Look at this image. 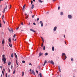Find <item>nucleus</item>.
<instances>
[{
	"label": "nucleus",
	"mask_w": 77,
	"mask_h": 77,
	"mask_svg": "<svg viewBox=\"0 0 77 77\" xmlns=\"http://www.w3.org/2000/svg\"><path fill=\"white\" fill-rule=\"evenodd\" d=\"M15 69H14V71H13V74H15Z\"/></svg>",
	"instance_id": "obj_23"
},
{
	"label": "nucleus",
	"mask_w": 77,
	"mask_h": 77,
	"mask_svg": "<svg viewBox=\"0 0 77 77\" xmlns=\"http://www.w3.org/2000/svg\"><path fill=\"white\" fill-rule=\"evenodd\" d=\"M16 36V35L14 34L13 36L14 38H15V36Z\"/></svg>",
	"instance_id": "obj_34"
},
{
	"label": "nucleus",
	"mask_w": 77,
	"mask_h": 77,
	"mask_svg": "<svg viewBox=\"0 0 77 77\" xmlns=\"http://www.w3.org/2000/svg\"><path fill=\"white\" fill-rule=\"evenodd\" d=\"M53 2H55V1H56L57 0H52Z\"/></svg>",
	"instance_id": "obj_54"
},
{
	"label": "nucleus",
	"mask_w": 77,
	"mask_h": 77,
	"mask_svg": "<svg viewBox=\"0 0 77 77\" xmlns=\"http://www.w3.org/2000/svg\"><path fill=\"white\" fill-rule=\"evenodd\" d=\"M63 12H61V13H60L61 15H63Z\"/></svg>",
	"instance_id": "obj_21"
},
{
	"label": "nucleus",
	"mask_w": 77,
	"mask_h": 77,
	"mask_svg": "<svg viewBox=\"0 0 77 77\" xmlns=\"http://www.w3.org/2000/svg\"><path fill=\"white\" fill-rule=\"evenodd\" d=\"M3 21L4 22V24H5V21H4V20H3Z\"/></svg>",
	"instance_id": "obj_40"
},
{
	"label": "nucleus",
	"mask_w": 77,
	"mask_h": 77,
	"mask_svg": "<svg viewBox=\"0 0 77 77\" xmlns=\"http://www.w3.org/2000/svg\"><path fill=\"white\" fill-rule=\"evenodd\" d=\"M56 29H57V27L56 26H55L54 29V31H56Z\"/></svg>",
	"instance_id": "obj_8"
},
{
	"label": "nucleus",
	"mask_w": 77,
	"mask_h": 77,
	"mask_svg": "<svg viewBox=\"0 0 77 77\" xmlns=\"http://www.w3.org/2000/svg\"><path fill=\"white\" fill-rule=\"evenodd\" d=\"M22 63H26V62H25V61L24 60H23L22 61Z\"/></svg>",
	"instance_id": "obj_20"
},
{
	"label": "nucleus",
	"mask_w": 77,
	"mask_h": 77,
	"mask_svg": "<svg viewBox=\"0 0 77 77\" xmlns=\"http://www.w3.org/2000/svg\"><path fill=\"white\" fill-rule=\"evenodd\" d=\"M11 69H12V68H13V66L12 65H11Z\"/></svg>",
	"instance_id": "obj_29"
},
{
	"label": "nucleus",
	"mask_w": 77,
	"mask_h": 77,
	"mask_svg": "<svg viewBox=\"0 0 77 77\" xmlns=\"http://www.w3.org/2000/svg\"><path fill=\"white\" fill-rule=\"evenodd\" d=\"M1 77H3V76H2V74L1 75Z\"/></svg>",
	"instance_id": "obj_59"
},
{
	"label": "nucleus",
	"mask_w": 77,
	"mask_h": 77,
	"mask_svg": "<svg viewBox=\"0 0 77 77\" xmlns=\"http://www.w3.org/2000/svg\"><path fill=\"white\" fill-rule=\"evenodd\" d=\"M68 18L69 19H71V18H72V16H71V15H68Z\"/></svg>",
	"instance_id": "obj_3"
},
{
	"label": "nucleus",
	"mask_w": 77,
	"mask_h": 77,
	"mask_svg": "<svg viewBox=\"0 0 77 77\" xmlns=\"http://www.w3.org/2000/svg\"><path fill=\"white\" fill-rule=\"evenodd\" d=\"M43 42H44V39H42Z\"/></svg>",
	"instance_id": "obj_48"
},
{
	"label": "nucleus",
	"mask_w": 77,
	"mask_h": 77,
	"mask_svg": "<svg viewBox=\"0 0 77 77\" xmlns=\"http://www.w3.org/2000/svg\"><path fill=\"white\" fill-rule=\"evenodd\" d=\"M39 75L40 76V77H42V74L41 73L39 74Z\"/></svg>",
	"instance_id": "obj_22"
},
{
	"label": "nucleus",
	"mask_w": 77,
	"mask_h": 77,
	"mask_svg": "<svg viewBox=\"0 0 77 77\" xmlns=\"http://www.w3.org/2000/svg\"><path fill=\"white\" fill-rule=\"evenodd\" d=\"M21 24L22 25H23V23L22 22V23H21Z\"/></svg>",
	"instance_id": "obj_51"
},
{
	"label": "nucleus",
	"mask_w": 77,
	"mask_h": 77,
	"mask_svg": "<svg viewBox=\"0 0 77 77\" xmlns=\"http://www.w3.org/2000/svg\"><path fill=\"white\" fill-rule=\"evenodd\" d=\"M43 55V53H41V52H40L39 54V57H41V56H42Z\"/></svg>",
	"instance_id": "obj_4"
},
{
	"label": "nucleus",
	"mask_w": 77,
	"mask_h": 77,
	"mask_svg": "<svg viewBox=\"0 0 77 77\" xmlns=\"http://www.w3.org/2000/svg\"><path fill=\"white\" fill-rule=\"evenodd\" d=\"M71 61H73V59L72 58L71 59Z\"/></svg>",
	"instance_id": "obj_45"
},
{
	"label": "nucleus",
	"mask_w": 77,
	"mask_h": 77,
	"mask_svg": "<svg viewBox=\"0 0 77 77\" xmlns=\"http://www.w3.org/2000/svg\"><path fill=\"white\" fill-rule=\"evenodd\" d=\"M25 16L26 17V16H27V14H25Z\"/></svg>",
	"instance_id": "obj_44"
},
{
	"label": "nucleus",
	"mask_w": 77,
	"mask_h": 77,
	"mask_svg": "<svg viewBox=\"0 0 77 77\" xmlns=\"http://www.w3.org/2000/svg\"><path fill=\"white\" fill-rule=\"evenodd\" d=\"M33 8H34V5H32L31 7V9H33Z\"/></svg>",
	"instance_id": "obj_11"
},
{
	"label": "nucleus",
	"mask_w": 77,
	"mask_h": 77,
	"mask_svg": "<svg viewBox=\"0 0 77 77\" xmlns=\"http://www.w3.org/2000/svg\"><path fill=\"white\" fill-rule=\"evenodd\" d=\"M24 76V72H22V76Z\"/></svg>",
	"instance_id": "obj_32"
},
{
	"label": "nucleus",
	"mask_w": 77,
	"mask_h": 77,
	"mask_svg": "<svg viewBox=\"0 0 77 77\" xmlns=\"http://www.w3.org/2000/svg\"><path fill=\"white\" fill-rule=\"evenodd\" d=\"M5 8H4V9L3 13H5Z\"/></svg>",
	"instance_id": "obj_42"
},
{
	"label": "nucleus",
	"mask_w": 77,
	"mask_h": 77,
	"mask_svg": "<svg viewBox=\"0 0 77 77\" xmlns=\"http://www.w3.org/2000/svg\"><path fill=\"white\" fill-rule=\"evenodd\" d=\"M0 68H1V69H2V66H0Z\"/></svg>",
	"instance_id": "obj_56"
},
{
	"label": "nucleus",
	"mask_w": 77,
	"mask_h": 77,
	"mask_svg": "<svg viewBox=\"0 0 77 77\" xmlns=\"http://www.w3.org/2000/svg\"><path fill=\"white\" fill-rule=\"evenodd\" d=\"M47 63V61L46 60H45V61L44 63Z\"/></svg>",
	"instance_id": "obj_36"
},
{
	"label": "nucleus",
	"mask_w": 77,
	"mask_h": 77,
	"mask_svg": "<svg viewBox=\"0 0 77 77\" xmlns=\"http://www.w3.org/2000/svg\"><path fill=\"white\" fill-rule=\"evenodd\" d=\"M34 15H32V18H34Z\"/></svg>",
	"instance_id": "obj_53"
},
{
	"label": "nucleus",
	"mask_w": 77,
	"mask_h": 77,
	"mask_svg": "<svg viewBox=\"0 0 77 77\" xmlns=\"http://www.w3.org/2000/svg\"><path fill=\"white\" fill-rule=\"evenodd\" d=\"M30 31H32V32H34V33L36 32V31H35L34 30L31 29H30Z\"/></svg>",
	"instance_id": "obj_5"
},
{
	"label": "nucleus",
	"mask_w": 77,
	"mask_h": 77,
	"mask_svg": "<svg viewBox=\"0 0 77 77\" xmlns=\"http://www.w3.org/2000/svg\"><path fill=\"white\" fill-rule=\"evenodd\" d=\"M9 45L11 48H12V44H11V43H9Z\"/></svg>",
	"instance_id": "obj_9"
},
{
	"label": "nucleus",
	"mask_w": 77,
	"mask_h": 77,
	"mask_svg": "<svg viewBox=\"0 0 77 77\" xmlns=\"http://www.w3.org/2000/svg\"><path fill=\"white\" fill-rule=\"evenodd\" d=\"M39 18H37V21H39Z\"/></svg>",
	"instance_id": "obj_49"
},
{
	"label": "nucleus",
	"mask_w": 77,
	"mask_h": 77,
	"mask_svg": "<svg viewBox=\"0 0 77 77\" xmlns=\"http://www.w3.org/2000/svg\"><path fill=\"white\" fill-rule=\"evenodd\" d=\"M32 71V69H30V70H29V71Z\"/></svg>",
	"instance_id": "obj_63"
},
{
	"label": "nucleus",
	"mask_w": 77,
	"mask_h": 77,
	"mask_svg": "<svg viewBox=\"0 0 77 77\" xmlns=\"http://www.w3.org/2000/svg\"><path fill=\"white\" fill-rule=\"evenodd\" d=\"M11 64V62H9L8 63V65H10Z\"/></svg>",
	"instance_id": "obj_19"
},
{
	"label": "nucleus",
	"mask_w": 77,
	"mask_h": 77,
	"mask_svg": "<svg viewBox=\"0 0 77 77\" xmlns=\"http://www.w3.org/2000/svg\"><path fill=\"white\" fill-rule=\"evenodd\" d=\"M41 37V38L42 39H43V38H42V37Z\"/></svg>",
	"instance_id": "obj_64"
},
{
	"label": "nucleus",
	"mask_w": 77,
	"mask_h": 77,
	"mask_svg": "<svg viewBox=\"0 0 77 77\" xmlns=\"http://www.w3.org/2000/svg\"><path fill=\"white\" fill-rule=\"evenodd\" d=\"M11 57H14V55L13 54V53H12L11 55Z\"/></svg>",
	"instance_id": "obj_17"
},
{
	"label": "nucleus",
	"mask_w": 77,
	"mask_h": 77,
	"mask_svg": "<svg viewBox=\"0 0 77 77\" xmlns=\"http://www.w3.org/2000/svg\"><path fill=\"white\" fill-rule=\"evenodd\" d=\"M51 64H52L53 65H54V62L52 60H51Z\"/></svg>",
	"instance_id": "obj_10"
},
{
	"label": "nucleus",
	"mask_w": 77,
	"mask_h": 77,
	"mask_svg": "<svg viewBox=\"0 0 77 77\" xmlns=\"http://www.w3.org/2000/svg\"><path fill=\"white\" fill-rule=\"evenodd\" d=\"M31 71L32 74H33V75H35V72H34V71H33V70H32Z\"/></svg>",
	"instance_id": "obj_7"
},
{
	"label": "nucleus",
	"mask_w": 77,
	"mask_h": 77,
	"mask_svg": "<svg viewBox=\"0 0 77 77\" xmlns=\"http://www.w3.org/2000/svg\"><path fill=\"white\" fill-rule=\"evenodd\" d=\"M60 9V7H58V10H59V9Z\"/></svg>",
	"instance_id": "obj_37"
},
{
	"label": "nucleus",
	"mask_w": 77,
	"mask_h": 77,
	"mask_svg": "<svg viewBox=\"0 0 77 77\" xmlns=\"http://www.w3.org/2000/svg\"><path fill=\"white\" fill-rule=\"evenodd\" d=\"M18 29H19V27L17 28H16V30H18Z\"/></svg>",
	"instance_id": "obj_55"
},
{
	"label": "nucleus",
	"mask_w": 77,
	"mask_h": 77,
	"mask_svg": "<svg viewBox=\"0 0 77 77\" xmlns=\"http://www.w3.org/2000/svg\"><path fill=\"white\" fill-rule=\"evenodd\" d=\"M5 77H8V74H7V73H6Z\"/></svg>",
	"instance_id": "obj_30"
},
{
	"label": "nucleus",
	"mask_w": 77,
	"mask_h": 77,
	"mask_svg": "<svg viewBox=\"0 0 77 77\" xmlns=\"http://www.w3.org/2000/svg\"><path fill=\"white\" fill-rule=\"evenodd\" d=\"M10 77V75H8V77Z\"/></svg>",
	"instance_id": "obj_57"
},
{
	"label": "nucleus",
	"mask_w": 77,
	"mask_h": 77,
	"mask_svg": "<svg viewBox=\"0 0 77 77\" xmlns=\"http://www.w3.org/2000/svg\"><path fill=\"white\" fill-rule=\"evenodd\" d=\"M38 2H40V3H42V2H43V1H41V0H39Z\"/></svg>",
	"instance_id": "obj_18"
},
{
	"label": "nucleus",
	"mask_w": 77,
	"mask_h": 77,
	"mask_svg": "<svg viewBox=\"0 0 77 77\" xmlns=\"http://www.w3.org/2000/svg\"><path fill=\"white\" fill-rule=\"evenodd\" d=\"M52 50L53 51H54V46H53L52 47Z\"/></svg>",
	"instance_id": "obj_15"
},
{
	"label": "nucleus",
	"mask_w": 77,
	"mask_h": 77,
	"mask_svg": "<svg viewBox=\"0 0 77 77\" xmlns=\"http://www.w3.org/2000/svg\"><path fill=\"white\" fill-rule=\"evenodd\" d=\"M43 45H44V44H43V43H42V44L41 47H43Z\"/></svg>",
	"instance_id": "obj_28"
},
{
	"label": "nucleus",
	"mask_w": 77,
	"mask_h": 77,
	"mask_svg": "<svg viewBox=\"0 0 77 77\" xmlns=\"http://www.w3.org/2000/svg\"><path fill=\"white\" fill-rule=\"evenodd\" d=\"M8 30H9V31H11V30H10V29H9V28H8Z\"/></svg>",
	"instance_id": "obj_41"
},
{
	"label": "nucleus",
	"mask_w": 77,
	"mask_h": 77,
	"mask_svg": "<svg viewBox=\"0 0 77 77\" xmlns=\"http://www.w3.org/2000/svg\"><path fill=\"white\" fill-rule=\"evenodd\" d=\"M5 69H3V71H5Z\"/></svg>",
	"instance_id": "obj_60"
},
{
	"label": "nucleus",
	"mask_w": 77,
	"mask_h": 77,
	"mask_svg": "<svg viewBox=\"0 0 77 77\" xmlns=\"http://www.w3.org/2000/svg\"><path fill=\"white\" fill-rule=\"evenodd\" d=\"M29 65H31V66H32V63H29Z\"/></svg>",
	"instance_id": "obj_33"
},
{
	"label": "nucleus",
	"mask_w": 77,
	"mask_h": 77,
	"mask_svg": "<svg viewBox=\"0 0 77 77\" xmlns=\"http://www.w3.org/2000/svg\"><path fill=\"white\" fill-rule=\"evenodd\" d=\"M14 55H15V57L16 58H17V54H16V53H14Z\"/></svg>",
	"instance_id": "obj_16"
},
{
	"label": "nucleus",
	"mask_w": 77,
	"mask_h": 77,
	"mask_svg": "<svg viewBox=\"0 0 77 77\" xmlns=\"http://www.w3.org/2000/svg\"><path fill=\"white\" fill-rule=\"evenodd\" d=\"M36 72H37V74H38V71L36 70Z\"/></svg>",
	"instance_id": "obj_46"
},
{
	"label": "nucleus",
	"mask_w": 77,
	"mask_h": 77,
	"mask_svg": "<svg viewBox=\"0 0 77 77\" xmlns=\"http://www.w3.org/2000/svg\"><path fill=\"white\" fill-rule=\"evenodd\" d=\"M33 24L34 25H36V23H33Z\"/></svg>",
	"instance_id": "obj_47"
},
{
	"label": "nucleus",
	"mask_w": 77,
	"mask_h": 77,
	"mask_svg": "<svg viewBox=\"0 0 77 77\" xmlns=\"http://www.w3.org/2000/svg\"><path fill=\"white\" fill-rule=\"evenodd\" d=\"M25 18L26 19H27V18H28V16H25Z\"/></svg>",
	"instance_id": "obj_31"
},
{
	"label": "nucleus",
	"mask_w": 77,
	"mask_h": 77,
	"mask_svg": "<svg viewBox=\"0 0 77 77\" xmlns=\"http://www.w3.org/2000/svg\"><path fill=\"white\" fill-rule=\"evenodd\" d=\"M2 26V23H0V27H1Z\"/></svg>",
	"instance_id": "obj_50"
},
{
	"label": "nucleus",
	"mask_w": 77,
	"mask_h": 77,
	"mask_svg": "<svg viewBox=\"0 0 77 77\" xmlns=\"http://www.w3.org/2000/svg\"><path fill=\"white\" fill-rule=\"evenodd\" d=\"M45 50V46H44L43 47V50Z\"/></svg>",
	"instance_id": "obj_24"
},
{
	"label": "nucleus",
	"mask_w": 77,
	"mask_h": 77,
	"mask_svg": "<svg viewBox=\"0 0 77 77\" xmlns=\"http://www.w3.org/2000/svg\"><path fill=\"white\" fill-rule=\"evenodd\" d=\"M16 63L17 65H18V60H16Z\"/></svg>",
	"instance_id": "obj_14"
},
{
	"label": "nucleus",
	"mask_w": 77,
	"mask_h": 77,
	"mask_svg": "<svg viewBox=\"0 0 77 77\" xmlns=\"http://www.w3.org/2000/svg\"><path fill=\"white\" fill-rule=\"evenodd\" d=\"M64 38H65V35H64Z\"/></svg>",
	"instance_id": "obj_62"
},
{
	"label": "nucleus",
	"mask_w": 77,
	"mask_h": 77,
	"mask_svg": "<svg viewBox=\"0 0 77 77\" xmlns=\"http://www.w3.org/2000/svg\"><path fill=\"white\" fill-rule=\"evenodd\" d=\"M45 65V63H44V64H43V66H44Z\"/></svg>",
	"instance_id": "obj_52"
},
{
	"label": "nucleus",
	"mask_w": 77,
	"mask_h": 77,
	"mask_svg": "<svg viewBox=\"0 0 77 77\" xmlns=\"http://www.w3.org/2000/svg\"><path fill=\"white\" fill-rule=\"evenodd\" d=\"M11 30L10 32H11V31H13V29H12L11 28V30Z\"/></svg>",
	"instance_id": "obj_43"
},
{
	"label": "nucleus",
	"mask_w": 77,
	"mask_h": 77,
	"mask_svg": "<svg viewBox=\"0 0 77 77\" xmlns=\"http://www.w3.org/2000/svg\"><path fill=\"white\" fill-rule=\"evenodd\" d=\"M8 40H9V41L10 42H11V39H10V38H9L8 39Z\"/></svg>",
	"instance_id": "obj_27"
},
{
	"label": "nucleus",
	"mask_w": 77,
	"mask_h": 77,
	"mask_svg": "<svg viewBox=\"0 0 77 77\" xmlns=\"http://www.w3.org/2000/svg\"><path fill=\"white\" fill-rule=\"evenodd\" d=\"M2 18H4V15H2Z\"/></svg>",
	"instance_id": "obj_61"
},
{
	"label": "nucleus",
	"mask_w": 77,
	"mask_h": 77,
	"mask_svg": "<svg viewBox=\"0 0 77 77\" xmlns=\"http://www.w3.org/2000/svg\"><path fill=\"white\" fill-rule=\"evenodd\" d=\"M26 7V5H24L23 7V9H24Z\"/></svg>",
	"instance_id": "obj_25"
},
{
	"label": "nucleus",
	"mask_w": 77,
	"mask_h": 77,
	"mask_svg": "<svg viewBox=\"0 0 77 77\" xmlns=\"http://www.w3.org/2000/svg\"><path fill=\"white\" fill-rule=\"evenodd\" d=\"M2 73H4V72H3V71H2Z\"/></svg>",
	"instance_id": "obj_58"
},
{
	"label": "nucleus",
	"mask_w": 77,
	"mask_h": 77,
	"mask_svg": "<svg viewBox=\"0 0 77 77\" xmlns=\"http://www.w3.org/2000/svg\"><path fill=\"white\" fill-rule=\"evenodd\" d=\"M8 69L9 70L8 72H10V69H9V68H8Z\"/></svg>",
	"instance_id": "obj_38"
},
{
	"label": "nucleus",
	"mask_w": 77,
	"mask_h": 77,
	"mask_svg": "<svg viewBox=\"0 0 77 77\" xmlns=\"http://www.w3.org/2000/svg\"><path fill=\"white\" fill-rule=\"evenodd\" d=\"M62 58L63 60H65L66 59L67 57L66 56V54L64 53H63L62 54Z\"/></svg>",
	"instance_id": "obj_1"
},
{
	"label": "nucleus",
	"mask_w": 77,
	"mask_h": 77,
	"mask_svg": "<svg viewBox=\"0 0 77 77\" xmlns=\"http://www.w3.org/2000/svg\"><path fill=\"white\" fill-rule=\"evenodd\" d=\"M2 45H3V46H4V39H3V40H2Z\"/></svg>",
	"instance_id": "obj_13"
},
{
	"label": "nucleus",
	"mask_w": 77,
	"mask_h": 77,
	"mask_svg": "<svg viewBox=\"0 0 77 77\" xmlns=\"http://www.w3.org/2000/svg\"><path fill=\"white\" fill-rule=\"evenodd\" d=\"M40 23L41 24V26L42 27H43V23L42 21H40Z\"/></svg>",
	"instance_id": "obj_6"
},
{
	"label": "nucleus",
	"mask_w": 77,
	"mask_h": 77,
	"mask_svg": "<svg viewBox=\"0 0 77 77\" xmlns=\"http://www.w3.org/2000/svg\"><path fill=\"white\" fill-rule=\"evenodd\" d=\"M48 55V53H45V56H47Z\"/></svg>",
	"instance_id": "obj_26"
},
{
	"label": "nucleus",
	"mask_w": 77,
	"mask_h": 77,
	"mask_svg": "<svg viewBox=\"0 0 77 77\" xmlns=\"http://www.w3.org/2000/svg\"><path fill=\"white\" fill-rule=\"evenodd\" d=\"M5 55H3L2 58V60L4 62V63H6V58L5 57Z\"/></svg>",
	"instance_id": "obj_2"
},
{
	"label": "nucleus",
	"mask_w": 77,
	"mask_h": 77,
	"mask_svg": "<svg viewBox=\"0 0 77 77\" xmlns=\"http://www.w3.org/2000/svg\"><path fill=\"white\" fill-rule=\"evenodd\" d=\"M33 3V1H32L31 2V4L32 5V4Z\"/></svg>",
	"instance_id": "obj_35"
},
{
	"label": "nucleus",
	"mask_w": 77,
	"mask_h": 77,
	"mask_svg": "<svg viewBox=\"0 0 77 77\" xmlns=\"http://www.w3.org/2000/svg\"><path fill=\"white\" fill-rule=\"evenodd\" d=\"M8 8V6L6 5V7H5V9H7V8Z\"/></svg>",
	"instance_id": "obj_39"
},
{
	"label": "nucleus",
	"mask_w": 77,
	"mask_h": 77,
	"mask_svg": "<svg viewBox=\"0 0 77 77\" xmlns=\"http://www.w3.org/2000/svg\"><path fill=\"white\" fill-rule=\"evenodd\" d=\"M58 69L59 71H60V72H61V71H60V66H58Z\"/></svg>",
	"instance_id": "obj_12"
}]
</instances>
